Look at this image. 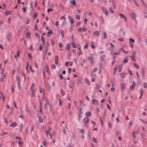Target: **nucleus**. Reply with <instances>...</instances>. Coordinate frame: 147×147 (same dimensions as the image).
<instances>
[{
	"instance_id": "nucleus-47",
	"label": "nucleus",
	"mask_w": 147,
	"mask_h": 147,
	"mask_svg": "<svg viewBox=\"0 0 147 147\" xmlns=\"http://www.w3.org/2000/svg\"><path fill=\"white\" fill-rule=\"evenodd\" d=\"M53 9L52 8H48L47 9V12H49L50 11H53Z\"/></svg>"
},
{
	"instance_id": "nucleus-50",
	"label": "nucleus",
	"mask_w": 147,
	"mask_h": 147,
	"mask_svg": "<svg viewBox=\"0 0 147 147\" xmlns=\"http://www.w3.org/2000/svg\"><path fill=\"white\" fill-rule=\"evenodd\" d=\"M92 140L94 142H97V141L96 140V139L95 138H94V137H93L92 138Z\"/></svg>"
},
{
	"instance_id": "nucleus-35",
	"label": "nucleus",
	"mask_w": 147,
	"mask_h": 147,
	"mask_svg": "<svg viewBox=\"0 0 147 147\" xmlns=\"http://www.w3.org/2000/svg\"><path fill=\"white\" fill-rule=\"evenodd\" d=\"M136 53V51H134L133 52V53L132 54V56H131L130 57H135Z\"/></svg>"
},
{
	"instance_id": "nucleus-1",
	"label": "nucleus",
	"mask_w": 147,
	"mask_h": 147,
	"mask_svg": "<svg viewBox=\"0 0 147 147\" xmlns=\"http://www.w3.org/2000/svg\"><path fill=\"white\" fill-rule=\"evenodd\" d=\"M129 14L132 20H134L136 22V17L137 16L134 12H133L132 13V14L129 13Z\"/></svg>"
},
{
	"instance_id": "nucleus-36",
	"label": "nucleus",
	"mask_w": 147,
	"mask_h": 147,
	"mask_svg": "<svg viewBox=\"0 0 147 147\" xmlns=\"http://www.w3.org/2000/svg\"><path fill=\"white\" fill-rule=\"evenodd\" d=\"M19 127H20V131H21L22 130V129L23 127V125L22 123H21L20 125H19Z\"/></svg>"
},
{
	"instance_id": "nucleus-9",
	"label": "nucleus",
	"mask_w": 147,
	"mask_h": 147,
	"mask_svg": "<svg viewBox=\"0 0 147 147\" xmlns=\"http://www.w3.org/2000/svg\"><path fill=\"white\" fill-rule=\"evenodd\" d=\"M105 55H101L100 58V61H103L104 60V59L105 58Z\"/></svg>"
},
{
	"instance_id": "nucleus-12",
	"label": "nucleus",
	"mask_w": 147,
	"mask_h": 147,
	"mask_svg": "<svg viewBox=\"0 0 147 147\" xmlns=\"http://www.w3.org/2000/svg\"><path fill=\"white\" fill-rule=\"evenodd\" d=\"M59 59V57L57 55H56L55 56V63L56 64H57L58 63V62Z\"/></svg>"
},
{
	"instance_id": "nucleus-31",
	"label": "nucleus",
	"mask_w": 147,
	"mask_h": 147,
	"mask_svg": "<svg viewBox=\"0 0 147 147\" xmlns=\"http://www.w3.org/2000/svg\"><path fill=\"white\" fill-rule=\"evenodd\" d=\"M104 38L105 39L107 38V34L105 32H103Z\"/></svg>"
},
{
	"instance_id": "nucleus-64",
	"label": "nucleus",
	"mask_w": 147,
	"mask_h": 147,
	"mask_svg": "<svg viewBox=\"0 0 147 147\" xmlns=\"http://www.w3.org/2000/svg\"><path fill=\"white\" fill-rule=\"evenodd\" d=\"M22 10L24 12H25L26 11V8L25 7H24L22 8Z\"/></svg>"
},
{
	"instance_id": "nucleus-38",
	"label": "nucleus",
	"mask_w": 147,
	"mask_h": 147,
	"mask_svg": "<svg viewBox=\"0 0 147 147\" xmlns=\"http://www.w3.org/2000/svg\"><path fill=\"white\" fill-rule=\"evenodd\" d=\"M133 1H134V3H135L137 7H139V5L138 4V3H137L136 1L135 0H133Z\"/></svg>"
},
{
	"instance_id": "nucleus-25",
	"label": "nucleus",
	"mask_w": 147,
	"mask_h": 147,
	"mask_svg": "<svg viewBox=\"0 0 147 147\" xmlns=\"http://www.w3.org/2000/svg\"><path fill=\"white\" fill-rule=\"evenodd\" d=\"M11 12L9 11H6L5 13V15L7 16L9 14H11Z\"/></svg>"
},
{
	"instance_id": "nucleus-52",
	"label": "nucleus",
	"mask_w": 147,
	"mask_h": 147,
	"mask_svg": "<svg viewBox=\"0 0 147 147\" xmlns=\"http://www.w3.org/2000/svg\"><path fill=\"white\" fill-rule=\"evenodd\" d=\"M87 30V29L86 28H83L82 29V32H86Z\"/></svg>"
},
{
	"instance_id": "nucleus-33",
	"label": "nucleus",
	"mask_w": 147,
	"mask_h": 147,
	"mask_svg": "<svg viewBox=\"0 0 147 147\" xmlns=\"http://www.w3.org/2000/svg\"><path fill=\"white\" fill-rule=\"evenodd\" d=\"M134 86L133 85H132L130 87V90H134Z\"/></svg>"
},
{
	"instance_id": "nucleus-29",
	"label": "nucleus",
	"mask_w": 147,
	"mask_h": 147,
	"mask_svg": "<svg viewBox=\"0 0 147 147\" xmlns=\"http://www.w3.org/2000/svg\"><path fill=\"white\" fill-rule=\"evenodd\" d=\"M61 93L62 96H64L65 95V91L62 89H61Z\"/></svg>"
},
{
	"instance_id": "nucleus-57",
	"label": "nucleus",
	"mask_w": 147,
	"mask_h": 147,
	"mask_svg": "<svg viewBox=\"0 0 147 147\" xmlns=\"http://www.w3.org/2000/svg\"><path fill=\"white\" fill-rule=\"evenodd\" d=\"M123 62L125 63H127V62H128L127 59L126 58V59H124V60H123Z\"/></svg>"
},
{
	"instance_id": "nucleus-54",
	"label": "nucleus",
	"mask_w": 147,
	"mask_h": 147,
	"mask_svg": "<svg viewBox=\"0 0 147 147\" xmlns=\"http://www.w3.org/2000/svg\"><path fill=\"white\" fill-rule=\"evenodd\" d=\"M34 83H32V86L30 87V90H31V89H34Z\"/></svg>"
},
{
	"instance_id": "nucleus-49",
	"label": "nucleus",
	"mask_w": 147,
	"mask_h": 147,
	"mask_svg": "<svg viewBox=\"0 0 147 147\" xmlns=\"http://www.w3.org/2000/svg\"><path fill=\"white\" fill-rule=\"evenodd\" d=\"M108 125L109 127H110V128L112 127V124L110 122H108Z\"/></svg>"
},
{
	"instance_id": "nucleus-4",
	"label": "nucleus",
	"mask_w": 147,
	"mask_h": 147,
	"mask_svg": "<svg viewBox=\"0 0 147 147\" xmlns=\"http://www.w3.org/2000/svg\"><path fill=\"white\" fill-rule=\"evenodd\" d=\"M58 32L59 34H60L61 36L63 38L64 37V32L62 30H59Z\"/></svg>"
},
{
	"instance_id": "nucleus-63",
	"label": "nucleus",
	"mask_w": 147,
	"mask_h": 147,
	"mask_svg": "<svg viewBox=\"0 0 147 147\" xmlns=\"http://www.w3.org/2000/svg\"><path fill=\"white\" fill-rule=\"evenodd\" d=\"M37 14L36 13H34V15H33V18L35 19L37 17Z\"/></svg>"
},
{
	"instance_id": "nucleus-43",
	"label": "nucleus",
	"mask_w": 147,
	"mask_h": 147,
	"mask_svg": "<svg viewBox=\"0 0 147 147\" xmlns=\"http://www.w3.org/2000/svg\"><path fill=\"white\" fill-rule=\"evenodd\" d=\"M80 105H81L82 106H83L84 105H85L84 104L82 100H80Z\"/></svg>"
},
{
	"instance_id": "nucleus-42",
	"label": "nucleus",
	"mask_w": 147,
	"mask_h": 147,
	"mask_svg": "<svg viewBox=\"0 0 147 147\" xmlns=\"http://www.w3.org/2000/svg\"><path fill=\"white\" fill-rule=\"evenodd\" d=\"M71 44H72V47L74 48H76V45L75 43H74L73 42H72Z\"/></svg>"
},
{
	"instance_id": "nucleus-16",
	"label": "nucleus",
	"mask_w": 147,
	"mask_h": 147,
	"mask_svg": "<svg viewBox=\"0 0 147 147\" xmlns=\"http://www.w3.org/2000/svg\"><path fill=\"white\" fill-rule=\"evenodd\" d=\"M5 74H4L3 76V77L0 78V80L2 82H3L4 79L5 78Z\"/></svg>"
},
{
	"instance_id": "nucleus-21",
	"label": "nucleus",
	"mask_w": 147,
	"mask_h": 147,
	"mask_svg": "<svg viewBox=\"0 0 147 147\" xmlns=\"http://www.w3.org/2000/svg\"><path fill=\"white\" fill-rule=\"evenodd\" d=\"M30 90L32 92V97H33L34 96L35 94L34 89H31V90Z\"/></svg>"
},
{
	"instance_id": "nucleus-14",
	"label": "nucleus",
	"mask_w": 147,
	"mask_h": 147,
	"mask_svg": "<svg viewBox=\"0 0 147 147\" xmlns=\"http://www.w3.org/2000/svg\"><path fill=\"white\" fill-rule=\"evenodd\" d=\"M93 54H91L90 56H89L88 57V58L89 60H91L93 59Z\"/></svg>"
},
{
	"instance_id": "nucleus-27",
	"label": "nucleus",
	"mask_w": 147,
	"mask_h": 147,
	"mask_svg": "<svg viewBox=\"0 0 147 147\" xmlns=\"http://www.w3.org/2000/svg\"><path fill=\"white\" fill-rule=\"evenodd\" d=\"M134 66L137 69H138L139 68V67L138 65H137V64L136 63H134Z\"/></svg>"
},
{
	"instance_id": "nucleus-58",
	"label": "nucleus",
	"mask_w": 147,
	"mask_h": 147,
	"mask_svg": "<svg viewBox=\"0 0 147 147\" xmlns=\"http://www.w3.org/2000/svg\"><path fill=\"white\" fill-rule=\"evenodd\" d=\"M45 133L46 134V135L47 137H48L49 134V131H48L47 130H46L45 131Z\"/></svg>"
},
{
	"instance_id": "nucleus-51",
	"label": "nucleus",
	"mask_w": 147,
	"mask_h": 147,
	"mask_svg": "<svg viewBox=\"0 0 147 147\" xmlns=\"http://www.w3.org/2000/svg\"><path fill=\"white\" fill-rule=\"evenodd\" d=\"M77 48L79 50V51H81V47L80 45H78V46L77 47Z\"/></svg>"
},
{
	"instance_id": "nucleus-39",
	"label": "nucleus",
	"mask_w": 147,
	"mask_h": 147,
	"mask_svg": "<svg viewBox=\"0 0 147 147\" xmlns=\"http://www.w3.org/2000/svg\"><path fill=\"white\" fill-rule=\"evenodd\" d=\"M66 126H65V127H63V132L64 134H65V132H66Z\"/></svg>"
},
{
	"instance_id": "nucleus-23",
	"label": "nucleus",
	"mask_w": 147,
	"mask_h": 147,
	"mask_svg": "<svg viewBox=\"0 0 147 147\" xmlns=\"http://www.w3.org/2000/svg\"><path fill=\"white\" fill-rule=\"evenodd\" d=\"M38 121L40 123L43 122L42 119L40 116H39L38 117Z\"/></svg>"
},
{
	"instance_id": "nucleus-15",
	"label": "nucleus",
	"mask_w": 147,
	"mask_h": 147,
	"mask_svg": "<svg viewBox=\"0 0 147 147\" xmlns=\"http://www.w3.org/2000/svg\"><path fill=\"white\" fill-rule=\"evenodd\" d=\"M17 125V124L16 122H14L13 123L10 125V126L13 127H16Z\"/></svg>"
},
{
	"instance_id": "nucleus-20",
	"label": "nucleus",
	"mask_w": 147,
	"mask_h": 147,
	"mask_svg": "<svg viewBox=\"0 0 147 147\" xmlns=\"http://www.w3.org/2000/svg\"><path fill=\"white\" fill-rule=\"evenodd\" d=\"M85 82L88 85H90V81L89 80L85 78Z\"/></svg>"
},
{
	"instance_id": "nucleus-30",
	"label": "nucleus",
	"mask_w": 147,
	"mask_h": 147,
	"mask_svg": "<svg viewBox=\"0 0 147 147\" xmlns=\"http://www.w3.org/2000/svg\"><path fill=\"white\" fill-rule=\"evenodd\" d=\"M53 34V33L52 31L51 30H50L47 33V36H50V35L49 34Z\"/></svg>"
},
{
	"instance_id": "nucleus-3",
	"label": "nucleus",
	"mask_w": 147,
	"mask_h": 147,
	"mask_svg": "<svg viewBox=\"0 0 147 147\" xmlns=\"http://www.w3.org/2000/svg\"><path fill=\"white\" fill-rule=\"evenodd\" d=\"M68 19L69 22L72 24L74 23V20L72 17L69 15L68 16Z\"/></svg>"
},
{
	"instance_id": "nucleus-8",
	"label": "nucleus",
	"mask_w": 147,
	"mask_h": 147,
	"mask_svg": "<svg viewBox=\"0 0 147 147\" xmlns=\"http://www.w3.org/2000/svg\"><path fill=\"white\" fill-rule=\"evenodd\" d=\"M119 16L121 18L123 19L124 20V21H125L126 20V18L123 14L121 13L119 14Z\"/></svg>"
},
{
	"instance_id": "nucleus-48",
	"label": "nucleus",
	"mask_w": 147,
	"mask_h": 147,
	"mask_svg": "<svg viewBox=\"0 0 147 147\" xmlns=\"http://www.w3.org/2000/svg\"><path fill=\"white\" fill-rule=\"evenodd\" d=\"M126 74L123 73H121V77H123Z\"/></svg>"
},
{
	"instance_id": "nucleus-34",
	"label": "nucleus",
	"mask_w": 147,
	"mask_h": 147,
	"mask_svg": "<svg viewBox=\"0 0 147 147\" xmlns=\"http://www.w3.org/2000/svg\"><path fill=\"white\" fill-rule=\"evenodd\" d=\"M79 114H82V108H80V109L79 110Z\"/></svg>"
},
{
	"instance_id": "nucleus-60",
	"label": "nucleus",
	"mask_w": 147,
	"mask_h": 147,
	"mask_svg": "<svg viewBox=\"0 0 147 147\" xmlns=\"http://www.w3.org/2000/svg\"><path fill=\"white\" fill-rule=\"evenodd\" d=\"M59 48H61L62 47L63 45L61 42H59Z\"/></svg>"
},
{
	"instance_id": "nucleus-61",
	"label": "nucleus",
	"mask_w": 147,
	"mask_h": 147,
	"mask_svg": "<svg viewBox=\"0 0 147 147\" xmlns=\"http://www.w3.org/2000/svg\"><path fill=\"white\" fill-rule=\"evenodd\" d=\"M41 40H42V42H43V43L45 41L42 35L41 36Z\"/></svg>"
},
{
	"instance_id": "nucleus-32",
	"label": "nucleus",
	"mask_w": 147,
	"mask_h": 147,
	"mask_svg": "<svg viewBox=\"0 0 147 147\" xmlns=\"http://www.w3.org/2000/svg\"><path fill=\"white\" fill-rule=\"evenodd\" d=\"M129 44L131 48H133L134 47V44L132 43H131L130 42H129Z\"/></svg>"
},
{
	"instance_id": "nucleus-44",
	"label": "nucleus",
	"mask_w": 147,
	"mask_h": 147,
	"mask_svg": "<svg viewBox=\"0 0 147 147\" xmlns=\"http://www.w3.org/2000/svg\"><path fill=\"white\" fill-rule=\"evenodd\" d=\"M129 40L130 41V42H131L132 43H134L135 42L134 40L132 38H129Z\"/></svg>"
},
{
	"instance_id": "nucleus-2",
	"label": "nucleus",
	"mask_w": 147,
	"mask_h": 147,
	"mask_svg": "<svg viewBox=\"0 0 147 147\" xmlns=\"http://www.w3.org/2000/svg\"><path fill=\"white\" fill-rule=\"evenodd\" d=\"M101 9L103 13L105 14L106 16H107L109 15V12L107 9L104 6H102Z\"/></svg>"
},
{
	"instance_id": "nucleus-37",
	"label": "nucleus",
	"mask_w": 147,
	"mask_h": 147,
	"mask_svg": "<svg viewBox=\"0 0 147 147\" xmlns=\"http://www.w3.org/2000/svg\"><path fill=\"white\" fill-rule=\"evenodd\" d=\"M144 87V88H147V84L146 82H144L143 84Z\"/></svg>"
},
{
	"instance_id": "nucleus-11",
	"label": "nucleus",
	"mask_w": 147,
	"mask_h": 147,
	"mask_svg": "<svg viewBox=\"0 0 147 147\" xmlns=\"http://www.w3.org/2000/svg\"><path fill=\"white\" fill-rule=\"evenodd\" d=\"M1 96L0 95V99H1L2 98V99L3 101H4L5 100V97L4 96V95L3 93L1 92Z\"/></svg>"
},
{
	"instance_id": "nucleus-55",
	"label": "nucleus",
	"mask_w": 147,
	"mask_h": 147,
	"mask_svg": "<svg viewBox=\"0 0 147 147\" xmlns=\"http://www.w3.org/2000/svg\"><path fill=\"white\" fill-rule=\"evenodd\" d=\"M76 18L78 20H79L80 19V16L79 15H76Z\"/></svg>"
},
{
	"instance_id": "nucleus-7",
	"label": "nucleus",
	"mask_w": 147,
	"mask_h": 147,
	"mask_svg": "<svg viewBox=\"0 0 147 147\" xmlns=\"http://www.w3.org/2000/svg\"><path fill=\"white\" fill-rule=\"evenodd\" d=\"M92 103L96 105H99V103L98 101L96 99H93L92 101Z\"/></svg>"
},
{
	"instance_id": "nucleus-19",
	"label": "nucleus",
	"mask_w": 147,
	"mask_h": 147,
	"mask_svg": "<svg viewBox=\"0 0 147 147\" xmlns=\"http://www.w3.org/2000/svg\"><path fill=\"white\" fill-rule=\"evenodd\" d=\"M125 86V84L124 83H122L121 84V87L122 90H123Z\"/></svg>"
},
{
	"instance_id": "nucleus-53",
	"label": "nucleus",
	"mask_w": 147,
	"mask_h": 147,
	"mask_svg": "<svg viewBox=\"0 0 147 147\" xmlns=\"http://www.w3.org/2000/svg\"><path fill=\"white\" fill-rule=\"evenodd\" d=\"M42 102H40L39 103V108L42 107Z\"/></svg>"
},
{
	"instance_id": "nucleus-10",
	"label": "nucleus",
	"mask_w": 147,
	"mask_h": 147,
	"mask_svg": "<svg viewBox=\"0 0 147 147\" xmlns=\"http://www.w3.org/2000/svg\"><path fill=\"white\" fill-rule=\"evenodd\" d=\"M70 3L74 6H75L76 4L75 0H72L71 1H70Z\"/></svg>"
},
{
	"instance_id": "nucleus-13",
	"label": "nucleus",
	"mask_w": 147,
	"mask_h": 147,
	"mask_svg": "<svg viewBox=\"0 0 147 147\" xmlns=\"http://www.w3.org/2000/svg\"><path fill=\"white\" fill-rule=\"evenodd\" d=\"M70 45L68 43L67 44L66 47V49L67 51H69V50L70 49Z\"/></svg>"
},
{
	"instance_id": "nucleus-59",
	"label": "nucleus",
	"mask_w": 147,
	"mask_h": 147,
	"mask_svg": "<svg viewBox=\"0 0 147 147\" xmlns=\"http://www.w3.org/2000/svg\"><path fill=\"white\" fill-rule=\"evenodd\" d=\"M130 57L131 58V60L134 61H136V60L135 59V57Z\"/></svg>"
},
{
	"instance_id": "nucleus-6",
	"label": "nucleus",
	"mask_w": 147,
	"mask_h": 147,
	"mask_svg": "<svg viewBox=\"0 0 147 147\" xmlns=\"http://www.w3.org/2000/svg\"><path fill=\"white\" fill-rule=\"evenodd\" d=\"M83 121L85 123H87L89 121V119L88 117H85L83 119Z\"/></svg>"
},
{
	"instance_id": "nucleus-46",
	"label": "nucleus",
	"mask_w": 147,
	"mask_h": 147,
	"mask_svg": "<svg viewBox=\"0 0 147 147\" xmlns=\"http://www.w3.org/2000/svg\"><path fill=\"white\" fill-rule=\"evenodd\" d=\"M77 83L78 84H82V82L80 80L78 79Z\"/></svg>"
},
{
	"instance_id": "nucleus-56",
	"label": "nucleus",
	"mask_w": 147,
	"mask_h": 147,
	"mask_svg": "<svg viewBox=\"0 0 147 147\" xmlns=\"http://www.w3.org/2000/svg\"><path fill=\"white\" fill-rule=\"evenodd\" d=\"M4 122L6 124H8V121H7L6 118L4 119Z\"/></svg>"
},
{
	"instance_id": "nucleus-5",
	"label": "nucleus",
	"mask_w": 147,
	"mask_h": 147,
	"mask_svg": "<svg viewBox=\"0 0 147 147\" xmlns=\"http://www.w3.org/2000/svg\"><path fill=\"white\" fill-rule=\"evenodd\" d=\"M94 35L96 36H98L100 35V32L99 31H96L93 33Z\"/></svg>"
},
{
	"instance_id": "nucleus-18",
	"label": "nucleus",
	"mask_w": 147,
	"mask_h": 147,
	"mask_svg": "<svg viewBox=\"0 0 147 147\" xmlns=\"http://www.w3.org/2000/svg\"><path fill=\"white\" fill-rule=\"evenodd\" d=\"M86 115L87 117H89L91 115V113L89 111H87L86 113Z\"/></svg>"
},
{
	"instance_id": "nucleus-28",
	"label": "nucleus",
	"mask_w": 147,
	"mask_h": 147,
	"mask_svg": "<svg viewBox=\"0 0 147 147\" xmlns=\"http://www.w3.org/2000/svg\"><path fill=\"white\" fill-rule=\"evenodd\" d=\"M10 37H11L10 34H8L7 35V39L9 41L10 40Z\"/></svg>"
},
{
	"instance_id": "nucleus-62",
	"label": "nucleus",
	"mask_w": 147,
	"mask_h": 147,
	"mask_svg": "<svg viewBox=\"0 0 147 147\" xmlns=\"http://www.w3.org/2000/svg\"><path fill=\"white\" fill-rule=\"evenodd\" d=\"M39 90L40 93H41L42 92V89L40 87H39Z\"/></svg>"
},
{
	"instance_id": "nucleus-22",
	"label": "nucleus",
	"mask_w": 147,
	"mask_h": 147,
	"mask_svg": "<svg viewBox=\"0 0 147 147\" xmlns=\"http://www.w3.org/2000/svg\"><path fill=\"white\" fill-rule=\"evenodd\" d=\"M46 68L47 72L48 73V74H49V67L48 65H46Z\"/></svg>"
},
{
	"instance_id": "nucleus-17",
	"label": "nucleus",
	"mask_w": 147,
	"mask_h": 147,
	"mask_svg": "<svg viewBox=\"0 0 147 147\" xmlns=\"http://www.w3.org/2000/svg\"><path fill=\"white\" fill-rule=\"evenodd\" d=\"M122 68V65H119L118 67V70L119 72L121 71Z\"/></svg>"
},
{
	"instance_id": "nucleus-41",
	"label": "nucleus",
	"mask_w": 147,
	"mask_h": 147,
	"mask_svg": "<svg viewBox=\"0 0 147 147\" xmlns=\"http://www.w3.org/2000/svg\"><path fill=\"white\" fill-rule=\"evenodd\" d=\"M51 44L52 45H53L55 43V41L52 39L51 40Z\"/></svg>"
},
{
	"instance_id": "nucleus-40",
	"label": "nucleus",
	"mask_w": 147,
	"mask_h": 147,
	"mask_svg": "<svg viewBox=\"0 0 147 147\" xmlns=\"http://www.w3.org/2000/svg\"><path fill=\"white\" fill-rule=\"evenodd\" d=\"M96 89H97V91H98L100 93H102V91L100 90V89H99V87H98V86H97L96 87Z\"/></svg>"
},
{
	"instance_id": "nucleus-24",
	"label": "nucleus",
	"mask_w": 147,
	"mask_h": 147,
	"mask_svg": "<svg viewBox=\"0 0 147 147\" xmlns=\"http://www.w3.org/2000/svg\"><path fill=\"white\" fill-rule=\"evenodd\" d=\"M7 134L8 133L7 132H2L0 134V135L1 136H4Z\"/></svg>"
},
{
	"instance_id": "nucleus-26",
	"label": "nucleus",
	"mask_w": 147,
	"mask_h": 147,
	"mask_svg": "<svg viewBox=\"0 0 147 147\" xmlns=\"http://www.w3.org/2000/svg\"><path fill=\"white\" fill-rule=\"evenodd\" d=\"M18 86L19 90H20L21 89V85L20 82H18Z\"/></svg>"
},
{
	"instance_id": "nucleus-45",
	"label": "nucleus",
	"mask_w": 147,
	"mask_h": 147,
	"mask_svg": "<svg viewBox=\"0 0 147 147\" xmlns=\"http://www.w3.org/2000/svg\"><path fill=\"white\" fill-rule=\"evenodd\" d=\"M136 132L135 131H133L132 132V134L134 138H135L136 137Z\"/></svg>"
}]
</instances>
